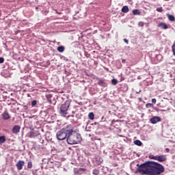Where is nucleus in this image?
Returning a JSON list of instances; mask_svg holds the SVG:
<instances>
[{"mask_svg":"<svg viewBox=\"0 0 175 175\" xmlns=\"http://www.w3.org/2000/svg\"><path fill=\"white\" fill-rule=\"evenodd\" d=\"M135 173L142 175H159L165 172V167L155 161H148L142 164H137Z\"/></svg>","mask_w":175,"mask_h":175,"instance_id":"nucleus-1","label":"nucleus"},{"mask_svg":"<svg viewBox=\"0 0 175 175\" xmlns=\"http://www.w3.org/2000/svg\"><path fill=\"white\" fill-rule=\"evenodd\" d=\"M81 135L76 133V131H73V127L70 126V131L68 133L67 137V143L68 144H79L80 142H81Z\"/></svg>","mask_w":175,"mask_h":175,"instance_id":"nucleus-2","label":"nucleus"},{"mask_svg":"<svg viewBox=\"0 0 175 175\" xmlns=\"http://www.w3.org/2000/svg\"><path fill=\"white\" fill-rule=\"evenodd\" d=\"M70 125H68L67 126L62 129L60 131H58L56 133V137L57 140L59 142H62V140H68V133L70 130Z\"/></svg>","mask_w":175,"mask_h":175,"instance_id":"nucleus-3","label":"nucleus"},{"mask_svg":"<svg viewBox=\"0 0 175 175\" xmlns=\"http://www.w3.org/2000/svg\"><path fill=\"white\" fill-rule=\"evenodd\" d=\"M70 107V100H66L63 104L60 105V108L59 110V114L62 116V117H66L68 114L69 107Z\"/></svg>","mask_w":175,"mask_h":175,"instance_id":"nucleus-4","label":"nucleus"},{"mask_svg":"<svg viewBox=\"0 0 175 175\" xmlns=\"http://www.w3.org/2000/svg\"><path fill=\"white\" fill-rule=\"evenodd\" d=\"M1 117L3 121H8V120H10V114H9V111L7 109L1 114Z\"/></svg>","mask_w":175,"mask_h":175,"instance_id":"nucleus-5","label":"nucleus"},{"mask_svg":"<svg viewBox=\"0 0 175 175\" xmlns=\"http://www.w3.org/2000/svg\"><path fill=\"white\" fill-rule=\"evenodd\" d=\"M39 136H40V133L39 132V131L32 130L29 133V137L31 138L39 137Z\"/></svg>","mask_w":175,"mask_h":175,"instance_id":"nucleus-6","label":"nucleus"},{"mask_svg":"<svg viewBox=\"0 0 175 175\" xmlns=\"http://www.w3.org/2000/svg\"><path fill=\"white\" fill-rule=\"evenodd\" d=\"M150 121L151 124H155L157 122H161V117H159V116H153L152 118H151L150 119Z\"/></svg>","mask_w":175,"mask_h":175,"instance_id":"nucleus-7","label":"nucleus"},{"mask_svg":"<svg viewBox=\"0 0 175 175\" xmlns=\"http://www.w3.org/2000/svg\"><path fill=\"white\" fill-rule=\"evenodd\" d=\"M20 129H21V126L20 125H15L12 128V132L14 135H17V133H20Z\"/></svg>","mask_w":175,"mask_h":175,"instance_id":"nucleus-8","label":"nucleus"},{"mask_svg":"<svg viewBox=\"0 0 175 175\" xmlns=\"http://www.w3.org/2000/svg\"><path fill=\"white\" fill-rule=\"evenodd\" d=\"M159 162H166L167 161V157L166 155H157V160Z\"/></svg>","mask_w":175,"mask_h":175,"instance_id":"nucleus-9","label":"nucleus"},{"mask_svg":"<svg viewBox=\"0 0 175 175\" xmlns=\"http://www.w3.org/2000/svg\"><path fill=\"white\" fill-rule=\"evenodd\" d=\"M24 161L22 160H19L17 163H16V167L18 169V170H22L23 169V166H24Z\"/></svg>","mask_w":175,"mask_h":175,"instance_id":"nucleus-10","label":"nucleus"},{"mask_svg":"<svg viewBox=\"0 0 175 175\" xmlns=\"http://www.w3.org/2000/svg\"><path fill=\"white\" fill-rule=\"evenodd\" d=\"M157 27L159 28H161L162 29H167L169 28L167 25L165 23H163V22H161L160 23H159L157 25Z\"/></svg>","mask_w":175,"mask_h":175,"instance_id":"nucleus-11","label":"nucleus"},{"mask_svg":"<svg viewBox=\"0 0 175 175\" xmlns=\"http://www.w3.org/2000/svg\"><path fill=\"white\" fill-rule=\"evenodd\" d=\"M98 84L100 85V87H107V83L103 79H98Z\"/></svg>","mask_w":175,"mask_h":175,"instance_id":"nucleus-12","label":"nucleus"},{"mask_svg":"<svg viewBox=\"0 0 175 175\" xmlns=\"http://www.w3.org/2000/svg\"><path fill=\"white\" fill-rule=\"evenodd\" d=\"M6 143V137L5 135H0V146Z\"/></svg>","mask_w":175,"mask_h":175,"instance_id":"nucleus-13","label":"nucleus"},{"mask_svg":"<svg viewBox=\"0 0 175 175\" xmlns=\"http://www.w3.org/2000/svg\"><path fill=\"white\" fill-rule=\"evenodd\" d=\"M40 117L41 118H45L47 117V112L46 111H41L40 113Z\"/></svg>","mask_w":175,"mask_h":175,"instance_id":"nucleus-14","label":"nucleus"},{"mask_svg":"<svg viewBox=\"0 0 175 175\" xmlns=\"http://www.w3.org/2000/svg\"><path fill=\"white\" fill-rule=\"evenodd\" d=\"M133 14L134 16H140V14H142V12L139 10L135 9L133 10Z\"/></svg>","mask_w":175,"mask_h":175,"instance_id":"nucleus-15","label":"nucleus"},{"mask_svg":"<svg viewBox=\"0 0 175 175\" xmlns=\"http://www.w3.org/2000/svg\"><path fill=\"white\" fill-rule=\"evenodd\" d=\"M134 144H135V146H139V147H142V146H143V142L139 139H136L134 141Z\"/></svg>","mask_w":175,"mask_h":175,"instance_id":"nucleus-16","label":"nucleus"},{"mask_svg":"<svg viewBox=\"0 0 175 175\" xmlns=\"http://www.w3.org/2000/svg\"><path fill=\"white\" fill-rule=\"evenodd\" d=\"M122 13H128L129 12V8H128V5H124L122 8Z\"/></svg>","mask_w":175,"mask_h":175,"instance_id":"nucleus-17","label":"nucleus"},{"mask_svg":"<svg viewBox=\"0 0 175 175\" xmlns=\"http://www.w3.org/2000/svg\"><path fill=\"white\" fill-rule=\"evenodd\" d=\"M167 18L170 21H175V17L173 15L167 14Z\"/></svg>","mask_w":175,"mask_h":175,"instance_id":"nucleus-18","label":"nucleus"},{"mask_svg":"<svg viewBox=\"0 0 175 175\" xmlns=\"http://www.w3.org/2000/svg\"><path fill=\"white\" fill-rule=\"evenodd\" d=\"M57 50V51H59V53H64V51H65V46H58Z\"/></svg>","mask_w":175,"mask_h":175,"instance_id":"nucleus-19","label":"nucleus"},{"mask_svg":"<svg viewBox=\"0 0 175 175\" xmlns=\"http://www.w3.org/2000/svg\"><path fill=\"white\" fill-rule=\"evenodd\" d=\"M88 118H89V120H94L95 115L92 112H90V113H89Z\"/></svg>","mask_w":175,"mask_h":175,"instance_id":"nucleus-20","label":"nucleus"},{"mask_svg":"<svg viewBox=\"0 0 175 175\" xmlns=\"http://www.w3.org/2000/svg\"><path fill=\"white\" fill-rule=\"evenodd\" d=\"M74 174H75V175H81V172L79 170L78 168H75L74 170Z\"/></svg>","mask_w":175,"mask_h":175,"instance_id":"nucleus-21","label":"nucleus"},{"mask_svg":"<svg viewBox=\"0 0 175 175\" xmlns=\"http://www.w3.org/2000/svg\"><path fill=\"white\" fill-rule=\"evenodd\" d=\"M92 174L94 175H99V170L95 168L92 171Z\"/></svg>","mask_w":175,"mask_h":175,"instance_id":"nucleus-22","label":"nucleus"},{"mask_svg":"<svg viewBox=\"0 0 175 175\" xmlns=\"http://www.w3.org/2000/svg\"><path fill=\"white\" fill-rule=\"evenodd\" d=\"M111 83L113 84V85H117V84H118V81H117V79H113L111 80Z\"/></svg>","mask_w":175,"mask_h":175,"instance_id":"nucleus-23","label":"nucleus"},{"mask_svg":"<svg viewBox=\"0 0 175 175\" xmlns=\"http://www.w3.org/2000/svg\"><path fill=\"white\" fill-rule=\"evenodd\" d=\"M38 105V101L36 100H33L31 101V106L32 107H35Z\"/></svg>","mask_w":175,"mask_h":175,"instance_id":"nucleus-24","label":"nucleus"},{"mask_svg":"<svg viewBox=\"0 0 175 175\" xmlns=\"http://www.w3.org/2000/svg\"><path fill=\"white\" fill-rule=\"evenodd\" d=\"M150 159H154V161H157V155L154 156V154L149 155Z\"/></svg>","mask_w":175,"mask_h":175,"instance_id":"nucleus-25","label":"nucleus"},{"mask_svg":"<svg viewBox=\"0 0 175 175\" xmlns=\"http://www.w3.org/2000/svg\"><path fill=\"white\" fill-rule=\"evenodd\" d=\"M78 169V170H79V172H81V173H83V172H85L86 170H87V169L86 168H83V167H79V168H77Z\"/></svg>","mask_w":175,"mask_h":175,"instance_id":"nucleus-26","label":"nucleus"},{"mask_svg":"<svg viewBox=\"0 0 175 175\" xmlns=\"http://www.w3.org/2000/svg\"><path fill=\"white\" fill-rule=\"evenodd\" d=\"M27 167L28 169H32V161H29L27 163Z\"/></svg>","mask_w":175,"mask_h":175,"instance_id":"nucleus-27","label":"nucleus"},{"mask_svg":"<svg viewBox=\"0 0 175 175\" xmlns=\"http://www.w3.org/2000/svg\"><path fill=\"white\" fill-rule=\"evenodd\" d=\"M156 10H157V12H159V13H162V12H163V8L162 7L157 8Z\"/></svg>","mask_w":175,"mask_h":175,"instance_id":"nucleus-28","label":"nucleus"},{"mask_svg":"<svg viewBox=\"0 0 175 175\" xmlns=\"http://www.w3.org/2000/svg\"><path fill=\"white\" fill-rule=\"evenodd\" d=\"M10 100L12 101V105H16V103H18L17 100H14V98H10Z\"/></svg>","mask_w":175,"mask_h":175,"instance_id":"nucleus-29","label":"nucleus"},{"mask_svg":"<svg viewBox=\"0 0 175 175\" xmlns=\"http://www.w3.org/2000/svg\"><path fill=\"white\" fill-rule=\"evenodd\" d=\"M146 107L147 109H150V107H152V103H147V104L146 105Z\"/></svg>","mask_w":175,"mask_h":175,"instance_id":"nucleus-30","label":"nucleus"},{"mask_svg":"<svg viewBox=\"0 0 175 175\" xmlns=\"http://www.w3.org/2000/svg\"><path fill=\"white\" fill-rule=\"evenodd\" d=\"M138 25L139 27H144V22H139Z\"/></svg>","mask_w":175,"mask_h":175,"instance_id":"nucleus-31","label":"nucleus"},{"mask_svg":"<svg viewBox=\"0 0 175 175\" xmlns=\"http://www.w3.org/2000/svg\"><path fill=\"white\" fill-rule=\"evenodd\" d=\"M5 62V59L3 57H0V64H3Z\"/></svg>","mask_w":175,"mask_h":175,"instance_id":"nucleus-32","label":"nucleus"},{"mask_svg":"<svg viewBox=\"0 0 175 175\" xmlns=\"http://www.w3.org/2000/svg\"><path fill=\"white\" fill-rule=\"evenodd\" d=\"M27 110H28V106L24 105V106H23V111H27Z\"/></svg>","mask_w":175,"mask_h":175,"instance_id":"nucleus-33","label":"nucleus"},{"mask_svg":"<svg viewBox=\"0 0 175 175\" xmlns=\"http://www.w3.org/2000/svg\"><path fill=\"white\" fill-rule=\"evenodd\" d=\"M152 103H153L154 105H155V103H157V99L152 98Z\"/></svg>","mask_w":175,"mask_h":175,"instance_id":"nucleus-34","label":"nucleus"},{"mask_svg":"<svg viewBox=\"0 0 175 175\" xmlns=\"http://www.w3.org/2000/svg\"><path fill=\"white\" fill-rule=\"evenodd\" d=\"M39 142H40V143H41V144H43V143H44V139L40 138Z\"/></svg>","mask_w":175,"mask_h":175,"instance_id":"nucleus-35","label":"nucleus"},{"mask_svg":"<svg viewBox=\"0 0 175 175\" xmlns=\"http://www.w3.org/2000/svg\"><path fill=\"white\" fill-rule=\"evenodd\" d=\"M124 43H126L128 44V42H129L126 38L124 39Z\"/></svg>","mask_w":175,"mask_h":175,"instance_id":"nucleus-36","label":"nucleus"},{"mask_svg":"<svg viewBox=\"0 0 175 175\" xmlns=\"http://www.w3.org/2000/svg\"><path fill=\"white\" fill-rule=\"evenodd\" d=\"M165 151L166 152H170V149H169V148H166Z\"/></svg>","mask_w":175,"mask_h":175,"instance_id":"nucleus-37","label":"nucleus"},{"mask_svg":"<svg viewBox=\"0 0 175 175\" xmlns=\"http://www.w3.org/2000/svg\"><path fill=\"white\" fill-rule=\"evenodd\" d=\"M56 14H62V12H58L57 10H55Z\"/></svg>","mask_w":175,"mask_h":175,"instance_id":"nucleus-38","label":"nucleus"},{"mask_svg":"<svg viewBox=\"0 0 175 175\" xmlns=\"http://www.w3.org/2000/svg\"><path fill=\"white\" fill-rule=\"evenodd\" d=\"M122 64H125V63L126 62V59H123L122 60Z\"/></svg>","mask_w":175,"mask_h":175,"instance_id":"nucleus-39","label":"nucleus"},{"mask_svg":"<svg viewBox=\"0 0 175 175\" xmlns=\"http://www.w3.org/2000/svg\"><path fill=\"white\" fill-rule=\"evenodd\" d=\"M3 100H6L8 99V96H3Z\"/></svg>","mask_w":175,"mask_h":175,"instance_id":"nucleus-40","label":"nucleus"},{"mask_svg":"<svg viewBox=\"0 0 175 175\" xmlns=\"http://www.w3.org/2000/svg\"><path fill=\"white\" fill-rule=\"evenodd\" d=\"M94 65H98V61H94Z\"/></svg>","mask_w":175,"mask_h":175,"instance_id":"nucleus-41","label":"nucleus"},{"mask_svg":"<svg viewBox=\"0 0 175 175\" xmlns=\"http://www.w3.org/2000/svg\"><path fill=\"white\" fill-rule=\"evenodd\" d=\"M49 98H51V96H51V94H49Z\"/></svg>","mask_w":175,"mask_h":175,"instance_id":"nucleus-42","label":"nucleus"},{"mask_svg":"<svg viewBox=\"0 0 175 175\" xmlns=\"http://www.w3.org/2000/svg\"><path fill=\"white\" fill-rule=\"evenodd\" d=\"M138 99H139V100H142V98H139Z\"/></svg>","mask_w":175,"mask_h":175,"instance_id":"nucleus-43","label":"nucleus"},{"mask_svg":"<svg viewBox=\"0 0 175 175\" xmlns=\"http://www.w3.org/2000/svg\"><path fill=\"white\" fill-rule=\"evenodd\" d=\"M72 114H75V111H72Z\"/></svg>","mask_w":175,"mask_h":175,"instance_id":"nucleus-44","label":"nucleus"},{"mask_svg":"<svg viewBox=\"0 0 175 175\" xmlns=\"http://www.w3.org/2000/svg\"><path fill=\"white\" fill-rule=\"evenodd\" d=\"M38 7H36V10H38Z\"/></svg>","mask_w":175,"mask_h":175,"instance_id":"nucleus-45","label":"nucleus"},{"mask_svg":"<svg viewBox=\"0 0 175 175\" xmlns=\"http://www.w3.org/2000/svg\"><path fill=\"white\" fill-rule=\"evenodd\" d=\"M85 56H86V57H88V55L85 54Z\"/></svg>","mask_w":175,"mask_h":175,"instance_id":"nucleus-46","label":"nucleus"},{"mask_svg":"<svg viewBox=\"0 0 175 175\" xmlns=\"http://www.w3.org/2000/svg\"><path fill=\"white\" fill-rule=\"evenodd\" d=\"M85 56H86V57H88V55L85 54Z\"/></svg>","mask_w":175,"mask_h":175,"instance_id":"nucleus-47","label":"nucleus"},{"mask_svg":"<svg viewBox=\"0 0 175 175\" xmlns=\"http://www.w3.org/2000/svg\"><path fill=\"white\" fill-rule=\"evenodd\" d=\"M122 80H124V79H121L120 81H122Z\"/></svg>","mask_w":175,"mask_h":175,"instance_id":"nucleus-48","label":"nucleus"},{"mask_svg":"<svg viewBox=\"0 0 175 175\" xmlns=\"http://www.w3.org/2000/svg\"><path fill=\"white\" fill-rule=\"evenodd\" d=\"M66 61H68V59H66Z\"/></svg>","mask_w":175,"mask_h":175,"instance_id":"nucleus-49","label":"nucleus"}]
</instances>
